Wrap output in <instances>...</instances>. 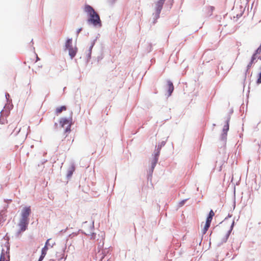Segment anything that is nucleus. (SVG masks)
Masks as SVG:
<instances>
[{
  "instance_id": "obj_2",
  "label": "nucleus",
  "mask_w": 261,
  "mask_h": 261,
  "mask_svg": "<svg viewBox=\"0 0 261 261\" xmlns=\"http://www.w3.org/2000/svg\"><path fill=\"white\" fill-rule=\"evenodd\" d=\"M60 124L62 127H65V132H70L71 119H68L65 118H61L60 120Z\"/></svg>"
},
{
  "instance_id": "obj_13",
  "label": "nucleus",
  "mask_w": 261,
  "mask_h": 261,
  "mask_svg": "<svg viewBox=\"0 0 261 261\" xmlns=\"http://www.w3.org/2000/svg\"><path fill=\"white\" fill-rule=\"evenodd\" d=\"M66 110V107L64 106L58 107L56 110V113L58 115L62 113L63 111Z\"/></svg>"
},
{
  "instance_id": "obj_3",
  "label": "nucleus",
  "mask_w": 261,
  "mask_h": 261,
  "mask_svg": "<svg viewBox=\"0 0 261 261\" xmlns=\"http://www.w3.org/2000/svg\"><path fill=\"white\" fill-rule=\"evenodd\" d=\"M31 213V210L30 206L24 207L21 211L20 219L26 220L29 221V216Z\"/></svg>"
},
{
  "instance_id": "obj_15",
  "label": "nucleus",
  "mask_w": 261,
  "mask_h": 261,
  "mask_svg": "<svg viewBox=\"0 0 261 261\" xmlns=\"http://www.w3.org/2000/svg\"><path fill=\"white\" fill-rule=\"evenodd\" d=\"M156 162H157V159H155L154 162L152 163V166H151L152 170H153V169H154V168L155 166V164L156 163Z\"/></svg>"
},
{
  "instance_id": "obj_9",
  "label": "nucleus",
  "mask_w": 261,
  "mask_h": 261,
  "mask_svg": "<svg viewBox=\"0 0 261 261\" xmlns=\"http://www.w3.org/2000/svg\"><path fill=\"white\" fill-rule=\"evenodd\" d=\"M164 3L160 1H158L155 5V9L156 11V15L158 17L159 16V14L161 11Z\"/></svg>"
},
{
  "instance_id": "obj_18",
  "label": "nucleus",
  "mask_w": 261,
  "mask_h": 261,
  "mask_svg": "<svg viewBox=\"0 0 261 261\" xmlns=\"http://www.w3.org/2000/svg\"><path fill=\"white\" fill-rule=\"evenodd\" d=\"M82 31V28H80V29H79L77 30V35H78V34L80 33V32Z\"/></svg>"
},
{
  "instance_id": "obj_17",
  "label": "nucleus",
  "mask_w": 261,
  "mask_h": 261,
  "mask_svg": "<svg viewBox=\"0 0 261 261\" xmlns=\"http://www.w3.org/2000/svg\"><path fill=\"white\" fill-rule=\"evenodd\" d=\"M5 260V256L4 254L2 253L0 257V261H4Z\"/></svg>"
},
{
  "instance_id": "obj_11",
  "label": "nucleus",
  "mask_w": 261,
  "mask_h": 261,
  "mask_svg": "<svg viewBox=\"0 0 261 261\" xmlns=\"http://www.w3.org/2000/svg\"><path fill=\"white\" fill-rule=\"evenodd\" d=\"M167 86H168V95L170 96V95H171V93H172V92L174 90V86L173 85V83L170 81H168L167 82Z\"/></svg>"
},
{
  "instance_id": "obj_8",
  "label": "nucleus",
  "mask_w": 261,
  "mask_h": 261,
  "mask_svg": "<svg viewBox=\"0 0 261 261\" xmlns=\"http://www.w3.org/2000/svg\"><path fill=\"white\" fill-rule=\"evenodd\" d=\"M50 239H48L47 241L46 242L45 246L42 248L41 251V255L40 256V258L39 259L38 261H42L43 258H44L45 256L46 255L47 253V251L48 250V248L47 247V245L48 244V242L49 241Z\"/></svg>"
},
{
  "instance_id": "obj_6",
  "label": "nucleus",
  "mask_w": 261,
  "mask_h": 261,
  "mask_svg": "<svg viewBox=\"0 0 261 261\" xmlns=\"http://www.w3.org/2000/svg\"><path fill=\"white\" fill-rule=\"evenodd\" d=\"M212 219H213L212 217H210L209 216H207L205 225L202 230V232L203 234L206 233V231H207L208 228L210 226Z\"/></svg>"
},
{
  "instance_id": "obj_10",
  "label": "nucleus",
  "mask_w": 261,
  "mask_h": 261,
  "mask_svg": "<svg viewBox=\"0 0 261 261\" xmlns=\"http://www.w3.org/2000/svg\"><path fill=\"white\" fill-rule=\"evenodd\" d=\"M69 51V55L70 56L71 58L72 59L75 57L77 52V48L76 47H70L68 49Z\"/></svg>"
},
{
  "instance_id": "obj_16",
  "label": "nucleus",
  "mask_w": 261,
  "mask_h": 261,
  "mask_svg": "<svg viewBox=\"0 0 261 261\" xmlns=\"http://www.w3.org/2000/svg\"><path fill=\"white\" fill-rule=\"evenodd\" d=\"M214 215H215L214 212H213V210H211L209 213L208 216L210 217H213L214 216Z\"/></svg>"
},
{
  "instance_id": "obj_19",
  "label": "nucleus",
  "mask_w": 261,
  "mask_h": 261,
  "mask_svg": "<svg viewBox=\"0 0 261 261\" xmlns=\"http://www.w3.org/2000/svg\"><path fill=\"white\" fill-rule=\"evenodd\" d=\"M225 127V128L227 130H228V127H229L228 124L227 123V125Z\"/></svg>"
},
{
  "instance_id": "obj_5",
  "label": "nucleus",
  "mask_w": 261,
  "mask_h": 261,
  "mask_svg": "<svg viewBox=\"0 0 261 261\" xmlns=\"http://www.w3.org/2000/svg\"><path fill=\"white\" fill-rule=\"evenodd\" d=\"M28 224V221L20 219L18 224V226L19 227V229L18 232V233H20L21 232L24 231L27 228Z\"/></svg>"
},
{
  "instance_id": "obj_1",
  "label": "nucleus",
  "mask_w": 261,
  "mask_h": 261,
  "mask_svg": "<svg viewBox=\"0 0 261 261\" xmlns=\"http://www.w3.org/2000/svg\"><path fill=\"white\" fill-rule=\"evenodd\" d=\"M85 11L88 14L90 17L88 22L95 26H101V21L99 15L95 11L94 9L90 5H86L84 8Z\"/></svg>"
},
{
  "instance_id": "obj_14",
  "label": "nucleus",
  "mask_w": 261,
  "mask_h": 261,
  "mask_svg": "<svg viewBox=\"0 0 261 261\" xmlns=\"http://www.w3.org/2000/svg\"><path fill=\"white\" fill-rule=\"evenodd\" d=\"M65 47L66 49H68L70 47H72V39H68L65 43Z\"/></svg>"
},
{
  "instance_id": "obj_4",
  "label": "nucleus",
  "mask_w": 261,
  "mask_h": 261,
  "mask_svg": "<svg viewBox=\"0 0 261 261\" xmlns=\"http://www.w3.org/2000/svg\"><path fill=\"white\" fill-rule=\"evenodd\" d=\"M261 53V45L256 50L255 53L253 55L251 61L248 64L247 66L248 69H249L252 65L253 64L254 61L256 60V58H259V57L257 56L258 54H260Z\"/></svg>"
},
{
  "instance_id": "obj_20",
  "label": "nucleus",
  "mask_w": 261,
  "mask_h": 261,
  "mask_svg": "<svg viewBox=\"0 0 261 261\" xmlns=\"http://www.w3.org/2000/svg\"><path fill=\"white\" fill-rule=\"evenodd\" d=\"M115 1V0H113L112 2H114Z\"/></svg>"
},
{
  "instance_id": "obj_7",
  "label": "nucleus",
  "mask_w": 261,
  "mask_h": 261,
  "mask_svg": "<svg viewBox=\"0 0 261 261\" xmlns=\"http://www.w3.org/2000/svg\"><path fill=\"white\" fill-rule=\"evenodd\" d=\"M39 60V57L36 53H33L30 55L27 58V62L29 63H33L36 62Z\"/></svg>"
},
{
  "instance_id": "obj_12",
  "label": "nucleus",
  "mask_w": 261,
  "mask_h": 261,
  "mask_svg": "<svg viewBox=\"0 0 261 261\" xmlns=\"http://www.w3.org/2000/svg\"><path fill=\"white\" fill-rule=\"evenodd\" d=\"M74 171H75V166L74 165H71L67 171V177L68 178L72 176V175L73 174V173L74 172Z\"/></svg>"
}]
</instances>
